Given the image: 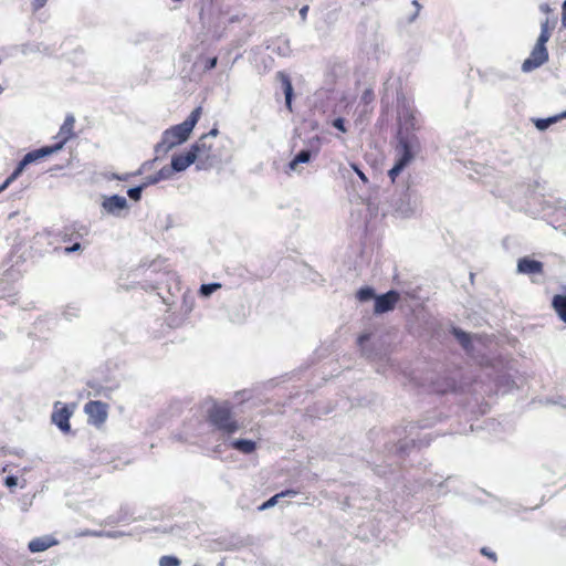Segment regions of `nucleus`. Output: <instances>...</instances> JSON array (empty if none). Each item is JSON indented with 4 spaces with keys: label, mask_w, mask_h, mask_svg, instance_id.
I'll return each mask as SVG.
<instances>
[{
    "label": "nucleus",
    "mask_w": 566,
    "mask_h": 566,
    "mask_svg": "<svg viewBox=\"0 0 566 566\" xmlns=\"http://www.w3.org/2000/svg\"><path fill=\"white\" fill-rule=\"evenodd\" d=\"M370 338V334H363L358 337L357 339V343H358V346L360 347L361 352L364 355H368L367 352H366V348H365V343H367Z\"/></svg>",
    "instance_id": "nucleus-41"
},
{
    "label": "nucleus",
    "mask_w": 566,
    "mask_h": 566,
    "mask_svg": "<svg viewBox=\"0 0 566 566\" xmlns=\"http://www.w3.org/2000/svg\"><path fill=\"white\" fill-rule=\"evenodd\" d=\"M220 287H221V284L217 283V282L202 284L200 286L199 294L202 297H209L212 293H214Z\"/></svg>",
    "instance_id": "nucleus-30"
},
{
    "label": "nucleus",
    "mask_w": 566,
    "mask_h": 566,
    "mask_svg": "<svg viewBox=\"0 0 566 566\" xmlns=\"http://www.w3.org/2000/svg\"><path fill=\"white\" fill-rule=\"evenodd\" d=\"M516 272L524 275L543 274L544 264L541 261L523 256L517 260Z\"/></svg>",
    "instance_id": "nucleus-14"
},
{
    "label": "nucleus",
    "mask_w": 566,
    "mask_h": 566,
    "mask_svg": "<svg viewBox=\"0 0 566 566\" xmlns=\"http://www.w3.org/2000/svg\"><path fill=\"white\" fill-rule=\"evenodd\" d=\"M30 164L24 159L22 158L17 167L14 168V170L12 171V174L6 179V181L0 186V192L2 190H4L10 184H12L15 179H18L21 174L24 171V169L29 166Z\"/></svg>",
    "instance_id": "nucleus-25"
},
{
    "label": "nucleus",
    "mask_w": 566,
    "mask_h": 566,
    "mask_svg": "<svg viewBox=\"0 0 566 566\" xmlns=\"http://www.w3.org/2000/svg\"><path fill=\"white\" fill-rule=\"evenodd\" d=\"M90 229L82 223H72L70 226H65L57 233V237L63 243H74L76 241H81L84 237L88 235Z\"/></svg>",
    "instance_id": "nucleus-9"
},
{
    "label": "nucleus",
    "mask_w": 566,
    "mask_h": 566,
    "mask_svg": "<svg viewBox=\"0 0 566 566\" xmlns=\"http://www.w3.org/2000/svg\"><path fill=\"white\" fill-rule=\"evenodd\" d=\"M74 123V116L67 115L64 119L63 125L60 128L59 136L61 137V140L59 143H63V146L73 136Z\"/></svg>",
    "instance_id": "nucleus-21"
},
{
    "label": "nucleus",
    "mask_w": 566,
    "mask_h": 566,
    "mask_svg": "<svg viewBox=\"0 0 566 566\" xmlns=\"http://www.w3.org/2000/svg\"><path fill=\"white\" fill-rule=\"evenodd\" d=\"M30 164L24 159L22 158L17 167L14 168V170L12 171V174L6 179V181L0 186V192L2 190H4L10 184H12L15 179H18L21 174L24 171V169L29 166Z\"/></svg>",
    "instance_id": "nucleus-26"
},
{
    "label": "nucleus",
    "mask_w": 566,
    "mask_h": 566,
    "mask_svg": "<svg viewBox=\"0 0 566 566\" xmlns=\"http://www.w3.org/2000/svg\"><path fill=\"white\" fill-rule=\"evenodd\" d=\"M157 177L160 181L169 180L172 178L175 170H172V166H164L159 171L156 172Z\"/></svg>",
    "instance_id": "nucleus-32"
},
{
    "label": "nucleus",
    "mask_w": 566,
    "mask_h": 566,
    "mask_svg": "<svg viewBox=\"0 0 566 566\" xmlns=\"http://www.w3.org/2000/svg\"><path fill=\"white\" fill-rule=\"evenodd\" d=\"M3 91V87L0 85V93Z\"/></svg>",
    "instance_id": "nucleus-61"
},
{
    "label": "nucleus",
    "mask_w": 566,
    "mask_h": 566,
    "mask_svg": "<svg viewBox=\"0 0 566 566\" xmlns=\"http://www.w3.org/2000/svg\"><path fill=\"white\" fill-rule=\"evenodd\" d=\"M480 552L483 556H486L491 560L496 562L497 558L495 552L491 551L489 547H482Z\"/></svg>",
    "instance_id": "nucleus-43"
},
{
    "label": "nucleus",
    "mask_w": 566,
    "mask_h": 566,
    "mask_svg": "<svg viewBox=\"0 0 566 566\" xmlns=\"http://www.w3.org/2000/svg\"><path fill=\"white\" fill-rule=\"evenodd\" d=\"M552 307L562 322L566 324V294H556L552 300Z\"/></svg>",
    "instance_id": "nucleus-20"
},
{
    "label": "nucleus",
    "mask_w": 566,
    "mask_h": 566,
    "mask_svg": "<svg viewBox=\"0 0 566 566\" xmlns=\"http://www.w3.org/2000/svg\"><path fill=\"white\" fill-rule=\"evenodd\" d=\"M60 405H62L60 401L55 402L51 420L62 432L67 433L71 431L70 418L72 416V410H70L65 405L57 408Z\"/></svg>",
    "instance_id": "nucleus-12"
},
{
    "label": "nucleus",
    "mask_w": 566,
    "mask_h": 566,
    "mask_svg": "<svg viewBox=\"0 0 566 566\" xmlns=\"http://www.w3.org/2000/svg\"><path fill=\"white\" fill-rule=\"evenodd\" d=\"M78 313L80 308L75 305H72L66 307V310L63 312V315L67 321H71L73 317H77Z\"/></svg>",
    "instance_id": "nucleus-35"
},
{
    "label": "nucleus",
    "mask_w": 566,
    "mask_h": 566,
    "mask_svg": "<svg viewBox=\"0 0 566 566\" xmlns=\"http://www.w3.org/2000/svg\"><path fill=\"white\" fill-rule=\"evenodd\" d=\"M564 118H566V111L558 115H554L547 118H534L533 123L538 130L543 132L546 130L551 125Z\"/></svg>",
    "instance_id": "nucleus-23"
},
{
    "label": "nucleus",
    "mask_w": 566,
    "mask_h": 566,
    "mask_svg": "<svg viewBox=\"0 0 566 566\" xmlns=\"http://www.w3.org/2000/svg\"><path fill=\"white\" fill-rule=\"evenodd\" d=\"M280 495L275 494L259 506L260 511L273 507L279 502Z\"/></svg>",
    "instance_id": "nucleus-36"
},
{
    "label": "nucleus",
    "mask_w": 566,
    "mask_h": 566,
    "mask_svg": "<svg viewBox=\"0 0 566 566\" xmlns=\"http://www.w3.org/2000/svg\"><path fill=\"white\" fill-rule=\"evenodd\" d=\"M427 426L428 424H421L422 428ZM418 428H420V426L417 423H409L403 429L397 430L395 434L398 437L403 434V437L399 438L398 442L391 447L390 451L395 449L396 454L403 458L409 453L411 448H415L417 444H422V440L418 438Z\"/></svg>",
    "instance_id": "nucleus-6"
},
{
    "label": "nucleus",
    "mask_w": 566,
    "mask_h": 566,
    "mask_svg": "<svg viewBox=\"0 0 566 566\" xmlns=\"http://www.w3.org/2000/svg\"><path fill=\"white\" fill-rule=\"evenodd\" d=\"M195 163H197V155L192 153L191 148L185 154L174 155L171 158V166L175 172L185 171Z\"/></svg>",
    "instance_id": "nucleus-16"
},
{
    "label": "nucleus",
    "mask_w": 566,
    "mask_h": 566,
    "mask_svg": "<svg viewBox=\"0 0 566 566\" xmlns=\"http://www.w3.org/2000/svg\"><path fill=\"white\" fill-rule=\"evenodd\" d=\"M452 334L455 337V339L460 343V345L463 347V349L469 353L472 347L470 335L458 327L452 328Z\"/></svg>",
    "instance_id": "nucleus-27"
},
{
    "label": "nucleus",
    "mask_w": 566,
    "mask_h": 566,
    "mask_svg": "<svg viewBox=\"0 0 566 566\" xmlns=\"http://www.w3.org/2000/svg\"><path fill=\"white\" fill-rule=\"evenodd\" d=\"M357 298L360 302H368L370 300L375 301V297L377 296L375 293V290L370 286H364L357 291L356 294Z\"/></svg>",
    "instance_id": "nucleus-29"
},
{
    "label": "nucleus",
    "mask_w": 566,
    "mask_h": 566,
    "mask_svg": "<svg viewBox=\"0 0 566 566\" xmlns=\"http://www.w3.org/2000/svg\"><path fill=\"white\" fill-rule=\"evenodd\" d=\"M543 214L555 229L566 232V203L562 200H544Z\"/></svg>",
    "instance_id": "nucleus-7"
},
{
    "label": "nucleus",
    "mask_w": 566,
    "mask_h": 566,
    "mask_svg": "<svg viewBox=\"0 0 566 566\" xmlns=\"http://www.w3.org/2000/svg\"><path fill=\"white\" fill-rule=\"evenodd\" d=\"M417 206L411 202L409 196H405L396 203V211L402 218H409L416 213Z\"/></svg>",
    "instance_id": "nucleus-18"
},
{
    "label": "nucleus",
    "mask_w": 566,
    "mask_h": 566,
    "mask_svg": "<svg viewBox=\"0 0 566 566\" xmlns=\"http://www.w3.org/2000/svg\"><path fill=\"white\" fill-rule=\"evenodd\" d=\"M84 247L81 243V241H76L74 243H70L69 245L63 248V253L69 255L72 253H81L83 251Z\"/></svg>",
    "instance_id": "nucleus-33"
},
{
    "label": "nucleus",
    "mask_w": 566,
    "mask_h": 566,
    "mask_svg": "<svg viewBox=\"0 0 566 566\" xmlns=\"http://www.w3.org/2000/svg\"><path fill=\"white\" fill-rule=\"evenodd\" d=\"M319 150V139L316 137L310 143V147L300 150L293 159L289 163V169L298 171V165L307 164L311 161L313 155L316 156Z\"/></svg>",
    "instance_id": "nucleus-11"
},
{
    "label": "nucleus",
    "mask_w": 566,
    "mask_h": 566,
    "mask_svg": "<svg viewBox=\"0 0 566 566\" xmlns=\"http://www.w3.org/2000/svg\"><path fill=\"white\" fill-rule=\"evenodd\" d=\"M57 542L51 536H42V537L33 538L29 543L28 547H29L30 552L39 553V552H43V551L52 547Z\"/></svg>",
    "instance_id": "nucleus-19"
},
{
    "label": "nucleus",
    "mask_w": 566,
    "mask_h": 566,
    "mask_svg": "<svg viewBox=\"0 0 566 566\" xmlns=\"http://www.w3.org/2000/svg\"><path fill=\"white\" fill-rule=\"evenodd\" d=\"M539 11L545 13V14H548V13L552 12V9H551L549 4L542 3V4H539Z\"/></svg>",
    "instance_id": "nucleus-54"
},
{
    "label": "nucleus",
    "mask_w": 566,
    "mask_h": 566,
    "mask_svg": "<svg viewBox=\"0 0 566 566\" xmlns=\"http://www.w3.org/2000/svg\"><path fill=\"white\" fill-rule=\"evenodd\" d=\"M62 148H63V143H56L51 146H44V147L34 149V150H31V151L27 153L23 156V158L31 165L46 156L57 153Z\"/></svg>",
    "instance_id": "nucleus-15"
},
{
    "label": "nucleus",
    "mask_w": 566,
    "mask_h": 566,
    "mask_svg": "<svg viewBox=\"0 0 566 566\" xmlns=\"http://www.w3.org/2000/svg\"><path fill=\"white\" fill-rule=\"evenodd\" d=\"M200 116L201 107L199 106L196 107L182 123L166 129L161 134L160 142L155 146V153L165 156L174 147L185 143L189 138Z\"/></svg>",
    "instance_id": "nucleus-2"
},
{
    "label": "nucleus",
    "mask_w": 566,
    "mask_h": 566,
    "mask_svg": "<svg viewBox=\"0 0 566 566\" xmlns=\"http://www.w3.org/2000/svg\"><path fill=\"white\" fill-rule=\"evenodd\" d=\"M333 127H335L336 129L340 130L342 133H346L347 132V128H346V125H345V119L343 117H337L333 120L332 123Z\"/></svg>",
    "instance_id": "nucleus-39"
},
{
    "label": "nucleus",
    "mask_w": 566,
    "mask_h": 566,
    "mask_svg": "<svg viewBox=\"0 0 566 566\" xmlns=\"http://www.w3.org/2000/svg\"><path fill=\"white\" fill-rule=\"evenodd\" d=\"M230 446L234 450L240 451L243 454H251L256 449V443L253 440H249V439L232 440Z\"/></svg>",
    "instance_id": "nucleus-22"
},
{
    "label": "nucleus",
    "mask_w": 566,
    "mask_h": 566,
    "mask_svg": "<svg viewBox=\"0 0 566 566\" xmlns=\"http://www.w3.org/2000/svg\"><path fill=\"white\" fill-rule=\"evenodd\" d=\"M556 17H553L552 19L546 18L541 23V33L536 41V44L533 48L530 56L522 64L523 72L528 73L548 61V51L546 49V43L548 42L551 38V32L556 27Z\"/></svg>",
    "instance_id": "nucleus-3"
},
{
    "label": "nucleus",
    "mask_w": 566,
    "mask_h": 566,
    "mask_svg": "<svg viewBox=\"0 0 566 566\" xmlns=\"http://www.w3.org/2000/svg\"><path fill=\"white\" fill-rule=\"evenodd\" d=\"M104 536L108 538H118L124 536V532L122 531H103Z\"/></svg>",
    "instance_id": "nucleus-45"
},
{
    "label": "nucleus",
    "mask_w": 566,
    "mask_h": 566,
    "mask_svg": "<svg viewBox=\"0 0 566 566\" xmlns=\"http://www.w3.org/2000/svg\"><path fill=\"white\" fill-rule=\"evenodd\" d=\"M547 403L558 405L562 408L566 409V396H557L555 398H549L546 400Z\"/></svg>",
    "instance_id": "nucleus-38"
},
{
    "label": "nucleus",
    "mask_w": 566,
    "mask_h": 566,
    "mask_svg": "<svg viewBox=\"0 0 566 566\" xmlns=\"http://www.w3.org/2000/svg\"><path fill=\"white\" fill-rule=\"evenodd\" d=\"M218 566H223V562H220V563L218 564Z\"/></svg>",
    "instance_id": "nucleus-60"
},
{
    "label": "nucleus",
    "mask_w": 566,
    "mask_h": 566,
    "mask_svg": "<svg viewBox=\"0 0 566 566\" xmlns=\"http://www.w3.org/2000/svg\"><path fill=\"white\" fill-rule=\"evenodd\" d=\"M144 186L139 185L127 190L128 197L134 201H139L144 190Z\"/></svg>",
    "instance_id": "nucleus-34"
},
{
    "label": "nucleus",
    "mask_w": 566,
    "mask_h": 566,
    "mask_svg": "<svg viewBox=\"0 0 566 566\" xmlns=\"http://www.w3.org/2000/svg\"><path fill=\"white\" fill-rule=\"evenodd\" d=\"M352 167L355 170V172L357 174V176L366 184L368 181V179L365 176V174L358 168V166L355 164H352Z\"/></svg>",
    "instance_id": "nucleus-50"
},
{
    "label": "nucleus",
    "mask_w": 566,
    "mask_h": 566,
    "mask_svg": "<svg viewBox=\"0 0 566 566\" xmlns=\"http://www.w3.org/2000/svg\"><path fill=\"white\" fill-rule=\"evenodd\" d=\"M413 4L417 7V11L420 9V4L418 3L417 0L413 1Z\"/></svg>",
    "instance_id": "nucleus-57"
},
{
    "label": "nucleus",
    "mask_w": 566,
    "mask_h": 566,
    "mask_svg": "<svg viewBox=\"0 0 566 566\" xmlns=\"http://www.w3.org/2000/svg\"><path fill=\"white\" fill-rule=\"evenodd\" d=\"M190 148L197 155V169L199 170L210 168L221 160L220 154L213 144L207 140V136H201Z\"/></svg>",
    "instance_id": "nucleus-5"
},
{
    "label": "nucleus",
    "mask_w": 566,
    "mask_h": 566,
    "mask_svg": "<svg viewBox=\"0 0 566 566\" xmlns=\"http://www.w3.org/2000/svg\"><path fill=\"white\" fill-rule=\"evenodd\" d=\"M193 566H202L200 563H196Z\"/></svg>",
    "instance_id": "nucleus-59"
},
{
    "label": "nucleus",
    "mask_w": 566,
    "mask_h": 566,
    "mask_svg": "<svg viewBox=\"0 0 566 566\" xmlns=\"http://www.w3.org/2000/svg\"><path fill=\"white\" fill-rule=\"evenodd\" d=\"M376 472H377L378 474H385V471L377 470Z\"/></svg>",
    "instance_id": "nucleus-58"
},
{
    "label": "nucleus",
    "mask_w": 566,
    "mask_h": 566,
    "mask_svg": "<svg viewBox=\"0 0 566 566\" xmlns=\"http://www.w3.org/2000/svg\"><path fill=\"white\" fill-rule=\"evenodd\" d=\"M130 175L126 174L124 176H119L117 174H113V179H117V180H127L129 178Z\"/></svg>",
    "instance_id": "nucleus-55"
},
{
    "label": "nucleus",
    "mask_w": 566,
    "mask_h": 566,
    "mask_svg": "<svg viewBox=\"0 0 566 566\" xmlns=\"http://www.w3.org/2000/svg\"><path fill=\"white\" fill-rule=\"evenodd\" d=\"M78 535L80 536H94V537H103L104 536L103 531H91V530H85V531L81 532Z\"/></svg>",
    "instance_id": "nucleus-44"
},
{
    "label": "nucleus",
    "mask_w": 566,
    "mask_h": 566,
    "mask_svg": "<svg viewBox=\"0 0 566 566\" xmlns=\"http://www.w3.org/2000/svg\"><path fill=\"white\" fill-rule=\"evenodd\" d=\"M160 180L159 178L157 177V174L155 175H150V176H147L144 180V182L142 184V186H144V188H147L149 186H153V185H156L158 184Z\"/></svg>",
    "instance_id": "nucleus-42"
},
{
    "label": "nucleus",
    "mask_w": 566,
    "mask_h": 566,
    "mask_svg": "<svg viewBox=\"0 0 566 566\" xmlns=\"http://www.w3.org/2000/svg\"><path fill=\"white\" fill-rule=\"evenodd\" d=\"M400 300V293L396 290H390L384 294L377 295L375 297L374 313L385 314L392 311Z\"/></svg>",
    "instance_id": "nucleus-10"
},
{
    "label": "nucleus",
    "mask_w": 566,
    "mask_h": 566,
    "mask_svg": "<svg viewBox=\"0 0 566 566\" xmlns=\"http://www.w3.org/2000/svg\"><path fill=\"white\" fill-rule=\"evenodd\" d=\"M217 62H218L217 56L207 59L206 64H205V70L210 71V70L214 69L217 66Z\"/></svg>",
    "instance_id": "nucleus-46"
},
{
    "label": "nucleus",
    "mask_w": 566,
    "mask_h": 566,
    "mask_svg": "<svg viewBox=\"0 0 566 566\" xmlns=\"http://www.w3.org/2000/svg\"><path fill=\"white\" fill-rule=\"evenodd\" d=\"M41 51V44H23L21 52L22 54L27 55L32 52H40Z\"/></svg>",
    "instance_id": "nucleus-37"
},
{
    "label": "nucleus",
    "mask_w": 566,
    "mask_h": 566,
    "mask_svg": "<svg viewBox=\"0 0 566 566\" xmlns=\"http://www.w3.org/2000/svg\"><path fill=\"white\" fill-rule=\"evenodd\" d=\"M560 534L563 536H566V522L564 523V525L560 526Z\"/></svg>",
    "instance_id": "nucleus-56"
},
{
    "label": "nucleus",
    "mask_w": 566,
    "mask_h": 566,
    "mask_svg": "<svg viewBox=\"0 0 566 566\" xmlns=\"http://www.w3.org/2000/svg\"><path fill=\"white\" fill-rule=\"evenodd\" d=\"M510 78V74L500 70L490 69L485 72V80L491 83H495L497 81H506Z\"/></svg>",
    "instance_id": "nucleus-28"
},
{
    "label": "nucleus",
    "mask_w": 566,
    "mask_h": 566,
    "mask_svg": "<svg viewBox=\"0 0 566 566\" xmlns=\"http://www.w3.org/2000/svg\"><path fill=\"white\" fill-rule=\"evenodd\" d=\"M4 484L10 489L17 486L18 478L15 475H8L4 480Z\"/></svg>",
    "instance_id": "nucleus-47"
},
{
    "label": "nucleus",
    "mask_w": 566,
    "mask_h": 566,
    "mask_svg": "<svg viewBox=\"0 0 566 566\" xmlns=\"http://www.w3.org/2000/svg\"><path fill=\"white\" fill-rule=\"evenodd\" d=\"M296 494H297V491L292 490V489L282 491L281 493H277V495H280V499L281 497H294Z\"/></svg>",
    "instance_id": "nucleus-48"
},
{
    "label": "nucleus",
    "mask_w": 566,
    "mask_h": 566,
    "mask_svg": "<svg viewBox=\"0 0 566 566\" xmlns=\"http://www.w3.org/2000/svg\"><path fill=\"white\" fill-rule=\"evenodd\" d=\"M46 1L48 0H33L32 1L33 11H38L41 8H43L45 6Z\"/></svg>",
    "instance_id": "nucleus-49"
},
{
    "label": "nucleus",
    "mask_w": 566,
    "mask_h": 566,
    "mask_svg": "<svg viewBox=\"0 0 566 566\" xmlns=\"http://www.w3.org/2000/svg\"><path fill=\"white\" fill-rule=\"evenodd\" d=\"M30 164L24 159L22 158L17 167L14 168V170L12 171V174L6 179V181L0 186V192L2 190H4L10 184H12L15 179H18L21 174L24 171V169L29 166Z\"/></svg>",
    "instance_id": "nucleus-24"
},
{
    "label": "nucleus",
    "mask_w": 566,
    "mask_h": 566,
    "mask_svg": "<svg viewBox=\"0 0 566 566\" xmlns=\"http://www.w3.org/2000/svg\"><path fill=\"white\" fill-rule=\"evenodd\" d=\"M562 12V27L566 28V0L563 2Z\"/></svg>",
    "instance_id": "nucleus-52"
},
{
    "label": "nucleus",
    "mask_w": 566,
    "mask_h": 566,
    "mask_svg": "<svg viewBox=\"0 0 566 566\" xmlns=\"http://www.w3.org/2000/svg\"><path fill=\"white\" fill-rule=\"evenodd\" d=\"M210 423L223 434L230 436L239 430V423L232 418L228 403H213L208 410Z\"/></svg>",
    "instance_id": "nucleus-4"
},
{
    "label": "nucleus",
    "mask_w": 566,
    "mask_h": 566,
    "mask_svg": "<svg viewBox=\"0 0 566 566\" xmlns=\"http://www.w3.org/2000/svg\"><path fill=\"white\" fill-rule=\"evenodd\" d=\"M276 78L282 84V88L284 92V96H285V106L289 111L292 112V99H293V95H294L292 81H291L290 76L282 71L276 73Z\"/></svg>",
    "instance_id": "nucleus-17"
},
{
    "label": "nucleus",
    "mask_w": 566,
    "mask_h": 566,
    "mask_svg": "<svg viewBox=\"0 0 566 566\" xmlns=\"http://www.w3.org/2000/svg\"><path fill=\"white\" fill-rule=\"evenodd\" d=\"M400 125L406 133H398V145L396 147L397 158L392 168L388 171V176L392 181L401 174V171L412 161L416 153L420 149L418 137L408 130L416 129V118L411 108L403 103L398 109Z\"/></svg>",
    "instance_id": "nucleus-1"
},
{
    "label": "nucleus",
    "mask_w": 566,
    "mask_h": 566,
    "mask_svg": "<svg viewBox=\"0 0 566 566\" xmlns=\"http://www.w3.org/2000/svg\"><path fill=\"white\" fill-rule=\"evenodd\" d=\"M219 134V130L217 128H212L209 133L205 134L203 136H207V140L210 142L211 138H216Z\"/></svg>",
    "instance_id": "nucleus-53"
},
{
    "label": "nucleus",
    "mask_w": 566,
    "mask_h": 566,
    "mask_svg": "<svg viewBox=\"0 0 566 566\" xmlns=\"http://www.w3.org/2000/svg\"><path fill=\"white\" fill-rule=\"evenodd\" d=\"M180 559L171 555L161 556L159 559V566H180Z\"/></svg>",
    "instance_id": "nucleus-31"
},
{
    "label": "nucleus",
    "mask_w": 566,
    "mask_h": 566,
    "mask_svg": "<svg viewBox=\"0 0 566 566\" xmlns=\"http://www.w3.org/2000/svg\"><path fill=\"white\" fill-rule=\"evenodd\" d=\"M159 156H160V155H157V156L155 157V159H154V160L145 161V163L140 166V168H139L136 172H134V176L142 175L145 170L150 169V168H151V166H153V164H154V161H155V160H157V159L159 158Z\"/></svg>",
    "instance_id": "nucleus-40"
},
{
    "label": "nucleus",
    "mask_w": 566,
    "mask_h": 566,
    "mask_svg": "<svg viewBox=\"0 0 566 566\" xmlns=\"http://www.w3.org/2000/svg\"><path fill=\"white\" fill-rule=\"evenodd\" d=\"M84 411L87 415L88 423L99 428L107 420L108 406L99 400H91L85 403Z\"/></svg>",
    "instance_id": "nucleus-8"
},
{
    "label": "nucleus",
    "mask_w": 566,
    "mask_h": 566,
    "mask_svg": "<svg viewBox=\"0 0 566 566\" xmlns=\"http://www.w3.org/2000/svg\"><path fill=\"white\" fill-rule=\"evenodd\" d=\"M102 208L109 214L119 217L120 212L128 209V202L125 197L113 195L106 197L102 202Z\"/></svg>",
    "instance_id": "nucleus-13"
},
{
    "label": "nucleus",
    "mask_w": 566,
    "mask_h": 566,
    "mask_svg": "<svg viewBox=\"0 0 566 566\" xmlns=\"http://www.w3.org/2000/svg\"><path fill=\"white\" fill-rule=\"evenodd\" d=\"M308 10H310L308 6H303V7L300 9V17H301V19H302V21H303V22H305V21H306Z\"/></svg>",
    "instance_id": "nucleus-51"
}]
</instances>
